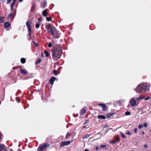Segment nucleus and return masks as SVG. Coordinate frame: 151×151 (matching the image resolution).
I'll return each instance as SVG.
<instances>
[{
    "label": "nucleus",
    "instance_id": "nucleus-46",
    "mask_svg": "<svg viewBox=\"0 0 151 151\" xmlns=\"http://www.w3.org/2000/svg\"><path fill=\"white\" fill-rule=\"evenodd\" d=\"M99 149V147H96V150H98Z\"/></svg>",
    "mask_w": 151,
    "mask_h": 151
},
{
    "label": "nucleus",
    "instance_id": "nucleus-15",
    "mask_svg": "<svg viewBox=\"0 0 151 151\" xmlns=\"http://www.w3.org/2000/svg\"><path fill=\"white\" fill-rule=\"evenodd\" d=\"M4 145L2 144H0V151H4Z\"/></svg>",
    "mask_w": 151,
    "mask_h": 151
},
{
    "label": "nucleus",
    "instance_id": "nucleus-37",
    "mask_svg": "<svg viewBox=\"0 0 151 151\" xmlns=\"http://www.w3.org/2000/svg\"><path fill=\"white\" fill-rule=\"evenodd\" d=\"M100 147L101 148H105L106 147V145H101Z\"/></svg>",
    "mask_w": 151,
    "mask_h": 151
},
{
    "label": "nucleus",
    "instance_id": "nucleus-29",
    "mask_svg": "<svg viewBox=\"0 0 151 151\" xmlns=\"http://www.w3.org/2000/svg\"><path fill=\"white\" fill-rule=\"evenodd\" d=\"M130 113L129 111H126L125 113V114L126 115H130Z\"/></svg>",
    "mask_w": 151,
    "mask_h": 151
},
{
    "label": "nucleus",
    "instance_id": "nucleus-2",
    "mask_svg": "<svg viewBox=\"0 0 151 151\" xmlns=\"http://www.w3.org/2000/svg\"><path fill=\"white\" fill-rule=\"evenodd\" d=\"M53 58L60 59L62 55V50L60 49H54L52 51Z\"/></svg>",
    "mask_w": 151,
    "mask_h": 151
},
{
    "label": "nucleus",
    "instance_id": "nucleus-55",
    "mask_svg": "<svg viewBox=\"0 0 151 151\" xmlns=\"http://www.w3.org/2000/svg\"><path fill=\"white\" fill-rule=\"evenodd\" d=\"M150 132H151V129L150 130Z\"/></svg>",
    "mask_w": 151,
    "mask_h": 151
},
{
    "label": "nucleus",
    "instance_id": "nucleus-25",
    "mask_svg": "<svg viewBox=\"0 0 151 151\" xmlns=\"http://www.w3.org/2000/svg\"><path fill=\"white\" fill-rule=\"evenodd\" d=\"M40 24L39 23H37L35 25V27L36 28H38L40 26Z\"/></svg>",
    "mask_w": 151,
    "mask_h": 151
},
{
    "label": "nucleus",
    "instance_id": "nucleus-24",
    "mask_svg": "<svg viewBox=\"0 0 151 151\" xmlns=\"http://www.w3.org/2000/svg\"><path fill=\"white\" fill-rule=\"evenodd\" d=\"M90 134H87L83 137V139L88 138L90 136Z\"/></svg>",
    "mask_w": 151,
    "mask_h": 151
},
{
    "label": "nucleus",
    "instance_id": "nucleus-53",
    "mask_svg": "<svg viewBox=\"0 0 151 151\" xmlns=\"http://www.w3.org/2000/svg\"><path fill=\"white\" fill-rule=\"evenodd\" d=\"M101 134V136L100 137H101V134H100V133H99L97 134Z\"/></svg>",
    "mask_w": 151,
    "mask_h": 151
},
{
    "label": "nucleus",
    "instance_id": "nucleus-21",
    "mask_svg": "<svg viewBox=\"0 0 151 151\" xmlns=\"http://www.w3.org/2000/svg\"><path fill=\"white\" fill-rule=\"evenodd\" d=\"M14 17L13 14L12 13H11L9 14L8 18H11Z\"/></svg>",
    "mask_w": 151,
    "mask_h": 151
},
{
    "label": "nucleus",
    "instance_id": "nucleus-31",
    "mask_svg": "<svg viewBox=\"0 0 151 151\" xmlns=\"http://www.w3.org/2000/svg\"><path fill=\"white\" fill-rule=\"evenodd\" d=\"M46 19L47 21H50L52 20L51 18L50 17H47Z\"/></svg>",
    "mask_w": 151,
    "mask_h": 151
},
{
    "label": "nucleus",
    "instance_id": "nucleus-47",
    "mask_svg": "<svg viewBox=\"0 0 151 151\" xmlns=\"http://www.w3.org/2000/svg\"><path fill=\"white\" fill-rule=\"evenodd\" d=\"M38 21H39V22H41L42 21V20H41V19L39 18L38 19Z\"/></svg>",
    "mask_w": 151,
    "mask_h": 151
},
{
    "label": "nucleus",
    "instance_id": "nucleus-16",
    "mask_svg": "<svg viewBox=\"0 0 151 151\" xmlns=\"http://www.w3.org/2000/svg\"><path fill=\"white\" fill-rule=\"evenodd\" d=\"M15 2L12 1L11 5V8L12 10L15 4Z\"/></svg>",
    "mask_w": 151,
    "mask_h": 151
},
{
    "label": "nucleus",
    "instance_id": "nucleus-38",
    "mask_svg": "<svg viewBox=\"0 0 151 151\" xmlns=\"http://www.w3.org/2000/svg\"><path fill=\"white\" fill-rule=\"evenodd\" d=\"M143 125H139L138 126V127L139 129H140L142 128Z\"/></svg>",
    "mask_w": 151,
    "mask_h": 151
},
{
    "label": "nucleus",
    "instance_id": "nucleus-5",
    "mask_svg": "<svg viewBox=\"0 0 151 151\" xmlns=\"http://www.w3.org/2000/svg\"><path fill=\"white\" fill-rule=\"evenodd\" d=\"M26 25L27 27L28 32L30 36L31 33V25L30 24V22L29 21H27L26 22Z\"/></svg>",
    "mask_w": 151,
    "mask_h": 151
},
{
    "label": "nucleus",
    "instance_id": "nucleus-28",
    "mask_svg": "<svg viewBox=\"0 0 151 151\" xmlns=\"http://www.w3.org/2000/svg\"><path fill=\"white\" fill-rule=\"evenodd\" d=\"M3 17H1V16L0 17V22L1 23H2L3 22Z\"/></svg>",
    "mask_w": 151,
    "mask_h": 151
},
{
    "label": "nucleus",
    "instance_id": "nucleus-41",
    "mask_svg": "<svg viewBox=\"0 0 151 151\" xmlns=\"http://www.w3.org/2000/svg\"><path fill=\"white\" fill-rule=\"evenodd\" d=\"M12 1V0H7V2L6 3L8 4L10 3Z\"/></svg>",
    "mask_w": 151,
    "mask_h": 151
},
{
    "label": "nucleus",
    "instance_id": "nucleus-35",
    "mask_svg": "<svg viewBox=\"0 0 151 151\" xmlns=\"http://www.w3.org/2000/svg\"><path fill=\"white\" fill-rule=\"evenodd\" d=\"M41 62V60L40 59H39V60H38L36 62V64H38V63H40Z\"/></svg>",
    "mask_w": 151,
    "mask_h": 151
},
{
    "label": "nucleus",
    "instance_id": "nucleus-57",
    "mask_svg": "<svg viewBox=\"0 0 151 151\" xmlns=\"http://www.w3.org/2000/svg\"><path fill=\"white\" fill-rule=\"evenodd\" d=\"M131 151H132V150H131Z\"/></svg>",
    "mask_w": 151,
    "mask_h": 151
},
{
    "label": "nucleus",
    "instance_id": "nucleus-22",
    "mask_svg": "<svg viewBox=\"0 0 151 151\" xmlns=\"http://www.w3.org/2000/svg\"><path fill=\"white\" fill-rule=\"evenodd\" d=\"M44 53L46 55V57H47L49 55V53L47 51V50H45L44 52Z\"/></svg>",
    "mask_w": 151,
    "mask_h": 151
},
{
    "label": "nucleus",
    "instance_id": "nucleus-42",
    "mask_svg": "<svg viewBox=\"0 0 151 151\" xmlns=\"http://www.w3.org/2000/svg\"><path fill=\"white\" fill-rule=\"evenodd\" d=\"M34 44L36 46V47H37L38 46V44L37 43H36L35 42H34Z\"/></svg>",
    "mask_w": 151,
    "mask_h": 151
},
{
    "label": "nucleus",
    "instance_id": "nucleus-52",
    "mask_svg": "<svg viewBox=\"0 0 151 151\" xmlns=\"http://www.w3.org/2000/svg\"><path fill=\"white\" fill-rule=\"evenodd\" d=\"M17 0H13V1L16 2Z\"/></svg>",
    "mask_w": 151,
    "mask_h": 151
},
{
    "label": "nucleus",
    "instance_id": "nucleus-8",
    "mask_svg": "<svg viewBox=\"0 0 151 151\" xmlns=\"http://www.w3.org/2000/svg\"><path fill=\"white\" fill-rule=\"evenodd\" d=\"M45 149V148L44 147L43 145H40L38 148V151H42Z\"/></svg>",
    "mask_w": 151,
    "mask_h": 151
},
{
    "label": "nucleus",
    "instance_id": "nucleus-40",
    "mask_svg": "<svg viewBox=\"0 0 151 151\" xmlns=\"http://www.w3.org/2000/svg\"><path fill=\"white\" fill-rule=\"evenodd\" d=\"M88 120H86L85 122H84V124H87V123H88Z\"/></svg>",
    "mask_w": 151,
    "mask_h": 151
},
{
    "label": "nucleus",
    "instance_id": "nucleus-3",
    "mask_svg": "<svg viewBox=\"0 0 151 151\" xmlns=\"http://www.w3.org/2000/svg\"><path fill=\"white\" fill-rule=\"evenodd\" d=\"M48 32L50 33L51 35L55 38H58V36H55L54 34L57 31L56 28L51 24H48L46 26Z\"/></svg>",
    "mask_w": 151,
    "mask_h": 151
},
{
    "label": "nucleus",
    "instance_id": "nucleus-36",
    "mask_svg": "<svg viewBox=\"0 0 151 151\" xmlns=\"http://www.w3.org/2000/svg\"><path fill=\"white\" fill-rule=\"evenodd\" d=\"M150 96H148L147 97L145 98V101H147L148 100H149L150 99Z\"/></svg>",
    "mask_w": 151,
    "mask_h": 151
},
{
    "label": "nucleus",
    "instance_id": "nucleus-44",
    "mask_svg": "<svg viewBox=\"0 0 151 151\" xmlns=\"http://www.w3.org/2000/svg\"><path fill=\"white\" fill-rule=\"evenodd\" d=\"M55 65H59V63L58 62H57L55 63Z\"/></svg>",
    "mask_w": 151,
    "mask_h": 151
},
{
    "label": "nucleus",
    "instance_id": "nucleus-17",
    "mask_svg": "<svg viewBox=\"0 0 151 151\" xmlns=\"http://www.w3.org/2000/svg\"><path fill=\"white\" fill-rule=\"evenodd\" d=\"M47 5V2L46 1H45L44 3L42 4L41 6V7L45 8L46 7Z\"/></svg>",
    "mask_w": 151,
    "mask_h": 151
},
{
    "label": "nucleus",
    "instance_id": "nucleus-34",
    "mask_svg": "<svg viewBox=\"0 0 151 151\" xmlns=\"http://www.w3.org/2000/svg\"><path fill=\"white\" fill-rule=\"evenodd\" d=\"M129 102L130 105L132 106V99H130Z\"/></svg>",
    "mask_w": 151,
    "mask_h": 151
},
{
    "label": "nucleus",
    "instance_id": "nucleus-45",
    "mask_svg": "<svg viewBox=\"0 0 151 151\" xmlns=\"http://www.w3.org/2000/svg\"><path fill=\"white\" fill-rule=\"evenodd\" d=\"M147 145L146 144H145L144 145V147L145 148H146L147 147Z\"/></svg>",
    "mask_w": 151,
    "mask_h": 151
},
{
    "label": "nucleus",
    "instance_id": "nucleus-26",
    "mask_svg": "<svg viewBox=\"0 0 151 151\" xmlns=\"http://www.w3.org/2000/svg\"><path fill=\"white\" fill-rule=\"evenodd\" d=\"M53 73L55 76L57 75L58 73L57 70H54Z\"/></svg>",
    "mask_w": 151,
    "mask_h": 151
},
{
    "label": "nucleus",
    "instance_id": "nucleus-14",
    "mask_svg": "<svg viewBox=\"0 0 151 151\" xmlns=\"http://www.w3.org/2000/svg\"><path fill=\"white\" fill-rule=\"evenodd\" d=\"M47 14L48 12L46 10H44L42 12V15L44 17H46Z\"/></svg>",
    "mask_w": 151,
    "mask_h": 151
},
{
    "label": "nucleus",
    "instance_id": "nucleus-49",
    "mask_svg": "<svg viewBox=\"0 0 151 151\" xmlns=\"http://www.w3.org/2000/svg\"><path fill=\"white\" fill-rule=\"evenodd\" d=\"M142 134H145V132H144V131H143L142 132Z\"/></svg>",
    "mask_w": 151,
    "mask_h": 151
},
{
    "label": "nucleus",
    "instance_id": "nucleus-7",
    "mask_svg": "<svg viewBox=\"0 0 151 151\" xmlns=\"http://www.w3.org/2000/svg\"><path fill=\"white\" fill-rule=\"evenodd\" d=\"M98 105L100 106H102L103 111H106L107 110V107L105 104H99Z\"/></svg>",
    "mask_w": 151,
    "mask_h": 151
},
{
    "label": "nucleus",
    "instance_id": "nucleus-9",
    "mask_svg": "<svg viewBox=\"0 0 151 151\" xmlns=\"http://www.w3.org/2000/svg\"><path fill=\"white\" fill-rule=\"evenodd\" d=\"M19 70L21 73L23 75H25L28 73V71L24 69H20Z\"/></svg>",
    "mask_w": 151,
    "mask_h": 151
},
{
    "label": "nucleus",
    "instance_id": "nucleus-30",
    "mask_svg": "<svg viewBox=\"0 0 151 151\" xmlns=\"http://www.w3.org/2000/svg\"><path fill=\"white\" fill-rule=\"evenodd\" d=\"M121 134L122 137L123 138H126V136L125 135H124L122 133H121Z\"/></svg>",
    "mask_w": 151,
    "mask_h": 151
},
{
    "label": "nucleus",
    "instance_id": "nucleus-18",
    "mask_svg": "<svg viewBox=\"0 0 151 151\" xmlns=\"http://www.w3.org/2000/svg\"><path fill=\"white\" fill-rule=\"evenodd\" d=\"M20 61L22 63H24L25 62V59L24 58H22L20 59Z\"/></svg>",
    "mask_w": 151,
    "mask_h": 151
},
{
    "label": "nucleus",
    "instance_id": "nucleus-58",
    "mask_svg": "<svg viewBox=\"0 0 151 151\" xmlns=\"http://www.w3.org/2000/svg\"><path fill=\"white\" fill-rule=\"evenodd\" d=\"M133 151H134L133 150Z\"/></svg>",
    "mask_w": 151,
    "mask_h": 151
},
{
    "label": "nucleus",
    "instance_id": "nucleus-13",
    "mask_svg": "<svg viewBox=\"0 0 151 151\" xmlns=\"http://www.w3.org/2000/svg\"><path fill=\"white\" fill-rule=\"evenodd\" d=\"M98 118L99 119H106L105 116L103 115H99L98 116Z\"/></svg>",
    "mask_w": 151,
    "mask_h": 151
},
{
    "label": "nucleus",
    "instance_id": "nucleus-23",
    "mask_svg": "<svg viewBox=\"0 0 151 151\" xmlns=\"http://www.w3.org/2000/svg\"><path fill=\"white\" fill-rule=\"evenodd\" d=\"M71 134L69 133H68L66 135L65 138L68 139L70 136Z\"/></svg>",
    "mask_w": 151,
    "mask_h": 151
},
{
    "label": "nucleus",
    "instance_id": "nucleus-32",
    "mask_svg": "<svg viewBox=\"0 0 151 151\" xmlns=\"http://www.w3.org/2000/svg\"><path fill=\"white\" fill-rule=\"evenodd\" d=\"M52 43L51 42L49 43L48 45V47H52Z\"/></svg>",
    "mask_w": 151,
    "mask_h": 151
},
{
    "label": "nucleus",
    "instance_id": "nucleus-12",
    "mask_svg": "<svg viewBox=\"0 0 151 151\" xmlns=\"http://www.w3.org/2000/svg\"><path fill=\"white\" fill-rule=\"evenodd\" d=\"M10 26V24L8 22H5L4 24V27L5 28L8 27Z\"/></svg>",
    "mask_w": 151,
    "mask_h": 151
},
{
    "label": "nucleus",
    "instance_id": "nucleus-33",
    "mask_svg": "<svg viewBox=\"0 0 151 151\" xmlns=\"http://www.w3.org/2000/svg\"><path fill=\"white\" fill-rule=\"evenodd\" d=\"M126 134L128 135H130L131 134L130 132L129 131H126Z\"/></svg>",
    "mask_w": 151,
    "mask_h": 151
},
{
    "label": "nucleus",
    "instance_id": "nucleus-19",
    "mask_svg": "<svg viewBox=\"0 0 151 151\" xmlns=\"http://www.w3.org/2000/svg\"><path fill=\"white\" fill-rule=\"evenodd\" d=\"M113 113H109L106 115V117L107 118H109L111 116H112Z\"/></svg>",
    "mask_w": 151,
    "mask_h": 151
},
{
    "label": "nucleus",
    "instance_id": "nucleus-27",
    "mask_svg": "<svg viewBox=\"0 0 151 151\" xmlns=\"http://www.w3.org/2000/svg\"><path fill=\"white\" fill-rule=\"evenodd\" d=\"M143 126H144V127H147V124L146 123H144L143 125Z\"/></svg>",
    "mask_w": 151,
    "mask_h": 151
},
{
    "label": "nucleus",
    "instance_id": "nucleus-48",
    "mask_svg": "<svg viewBox=\"0 0 151 151\" xmlns=\"http://www.w3.org/2000/svg\"><path fill=\"white\" fill-rule=\"evenodd\" d=\"M23 0H18V1L19 2H21Z\"/></svg>",
    "mask_w": 151,
    "mask_h": 151
},
{
    "label": "nucleus",
    "instance_id": "nucleus-20",
    "mask_svg": "<svg viewBox=\"0 0 151 151\" xmlns=\"http://www.w3.org/2000/svg\"><path fill=\"white\" fill-rule=\"evenodd\" d=\"M43 146H44V147L45 148L48 147L49 146V144L47 143L45 144H44V145H43Z\"/></svg>",
    "mask_w": 151,
    "mask_h": 151
},
{
    "label": "nucleus",
    "instance_id": "nucleus-1",
    "mask_svg": "<svg viewBox=\"0 0 151 151\" xmlns=\"http://www.w3.org/2000/svg\"><path fill=\"white\" fill-rule=\"evenodd\" d=\"M150 86V83H142L138 86L135 90L139 93L146 92L149 91Z\"/></svg>",
    "mask_w": 151,
    "mask_h": 151
},
{
    "label": "nucleus",
    "instance_id": "nucleus-51",
    "mask_svg": "<svg viewBox=\"0 0 151 151\" xmlns=\"http://www.w3.org/2000/svg\"><path fill=\"white\" fill-rule=\"evenodd\" d=\"M84 151H89V150L88 149H87L85 150Z\"/></svg>",
    "mask_w": 151,
    "mask_h": 151
},
{
    "label": "nucleus",
    "instance_id": "nucleus-6",
    "mask_svg": "<svg viewBox=\"0 0 151 151\" xmlns=\"http://www.w3.org/2000/svg\"><path fill=\"white\" fill-rule=\"evenodd\" d=\"M70 143V141H66L63 142H61L60 143V146L61 147H63L65 145H68Z\"/></svg>",
    "mask_w": 151,
    "mask_h": 151
},
{
    "label": "nucleus",
    "instance_id": "nucleus-39",
    "mask_svg": "<svg viewBox=\"0 0 151 151\" xmlns=\"http://www.w3.org/2000/svg\"><path fill=\"white\" fill-rule=\"evenodd\" d=\"M109 142L111 143L114 144L115 143V142H114L113 140H111Z\"/></svg>",
    "mask_w": 151,
    "mask_h": 151
},
{
    "label": "nucleus",
    "instance_id": "nucleus-43",
    "mask_svg": "<svg viewBox=\"0 0 151 151\" xmlns=\"http://www.w3.org/2000/svg\"><path fill=\"white\" fill-rule=\"evenodd\" d=\"M137 128H135L134 129V131L136 133L137 132Z\"/></svg>",
    "mask_w": 151,
    "mask_h": 151
},
{
    "label": "nucleus",
    "instance_id": "nucleus-54",
    "mask_svg": "<svg viewBox=\"0 0 151 151\" xmlns=\"http://www.w3.org/2000/svg\"><path fill=\"white\" fill-rule=\"evenodd\" d=\"M1 101H0V105L1 104Z\"/></svg>",
    "mask_w": 151,
    "mask_h": 151
},
{
    "label": "nucleus",
    "instance_id": "nucleus-4",
    "mask_svg": "<svg viewBox=\"0 0 151 151\" xmlns=\"http://www.w3.org/2000/svg\"><path fill=\"white\" fill-rule=\"evenodd\" d=\"M145 98L144 96H139L136 99L133 98V106L137 105L141 100Z\"/></svg>",
    "mask_w": 151,
    "mask_h": 151
},
{
    "label": "nucleus",
    "instance_id": "nucleus-56",
    "mask_svg": "<svg viewBox=\"0 0 151 151\" xmlns=\"http://www.w3.org/2000/svg\"><path fill=\"white\" fill-rule=\"evenodd\" d=\"M84 127V128H85V126H84V127Z\"/></svg>",
    "mask_w": 151,
    "mask_h": 151
},
{
    "label": "nucleus",
    "instance_id": "nucleus-11",
    "mask_svg": "<svg viewBox=\"0 0 151 151\" xmlns=\"http://www.w3.org/2000/svg\"><path fill=\"white\" fill-rule=\"evenodd\" d=\"M87 107H86L85 108H83L80 111V114H85L86 113Z\"/></svg>",
    "mask_w": 151,
    "mask_h": 151
},
{
    "label": "nucleus",
    "instance_id": "nucleus-10",
    "mask_svg": "<svg viewBox=\"0 0 151 151\" xmlns=\"http://www.w3.org/2000/svg\"><path fill=\"white\" fill-rule=\"evenodd\" d=\"M56 79V78L54 77H52L51 78L50 80V82L51 84H53L54 83V81Z\"/></svg>",
    "mask_w": 151,
    "mask_h": 151
},
{
    "label": "nucleus",
    "instance_id": "nucleus-50",
    "mask_svg": "<svg viewBox=\"0 0 151 151\" xmlns=\"http://www.w3.org/2000/svg\"><path fill=\"white\" fill-rule=\"evenodd\" d=\"M43 56H44L43 53H42V54H41V56L43 57Z\"/></svg>",
    "mask_w": 151,
    "mask_h": 151
}]
</instances>
